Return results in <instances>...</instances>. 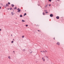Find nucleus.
Masks as SVG:
<instances>
[{
	"label": "nucleus",
	"mask_w": 64,
	"mask_h": 64,
	"mask_svg": "<svg viewBox=\"0 0 64 64\" xmlns=\"http://www.w3.org/2000/svg\"><path fill=\"white\" fill-rule=\"evenodd\" d=\"M13 42H13V41H12L11 42V43H13Z\"/></svg>",
	"instance_id": "nucleus-16"
},
{
	"label": "nucleus",
	"mask_w": 64,
	"mask_h": 64,
	"mask_svg": "<svg viewBox=\"0 0 64 64\" xmlns=\"http://www.w3.org/2000/svg\"><path fill=\"white\" fill-rule=\"evenodd\" d=\"M42 59H44V58H42Z\"/></svg>",
	"instance_id": "nucleus-23"
},
{
	"label": "nucleus",
	"mask_w": 64,
	"mask_h": 64,
	"mask_svg": "<svg viewBox=\"0 0 64 64\" xmlns=\"http://www.w3.org/2000/svg\"><path fill=\"white\" fill-rule=\"evenodd\" d=\"M17 9V8L16 7L14 8V9Z\"/></svg>",
	"instance_id": "nucleus-17"
},
{
	"label": "nucleus",
	"mask_w": 64,
	"mask_h": 64,
	"mask_svg": "<svg viewBox=\"0 0 64 64\" xmlns=\"http://www.w3.org/2000/svg\"><path fill=\"white\" fill-rule=\"evenodd\" d=\"M8 10H9V9H8Z\"/></svg>",
	"instance_id": "nucleus-39"
},
{
	"label": "nucleus",
	"mask_w": 64,
	"mask_h": 64,
	"mask_svg": "<svg viewBox=\"0 0 64 64\" xmlns=\"http://www.w3.org/2000/svg\"><path fill=\"white\" fill-rule=\"evenodd\" d=\"M49 0V1L50 2H51V1H52V0Z\"/></svg>",
	"instance_id": "nucleus-14"
},
{
	"label": "nucleus",
	"mask_w": 64,
	"mask_h": 64,
	"mask_svg": "<svg viewBox=\"0 0 64 64\" xmlns=\"http://www.w3.org/2000/svg\"><path fill=\"white\" fill-rule=\"evenodd\" d=\"M46 12V13H48V12Z\"/></svg>",
	"instance_id": "nucleus-27"
},
{
	"label": "nucleus",
	"mask_w": 64,
	"mask_h": 64,
	"mask_svg": "<svg viewBox=\"0 0 64 64\" xmlns=\"http://www.w3.org/2000/svg\"><path fill=\"white\" fill-rule=\"evenodd\" d=\"M54 40H55V37H54Z\"/></svg>",
	"instance_id": "nucleus-20"
},
{
	"label": "nucleus",
	"mask_w": 64,
	"mask_h": 64,
	"mask_svg": "<svg viewBox=\"0 0 64 64\" xmlns=\"http://www.w3.org/2000/svg\"><path fill=\"white\" fill-rule=\"evenodd\" d=\"M38 31H39V32H41V31L40 30H38Z\"/></svg>",
	"instance_id": "nucleus-19"
},
{
	"label": "nucleus",
	"mask_w": 64,
	"mask_h": 64,
	"mask_svg": "<svg viewBox=\"0 0 64 64\" xmlns=\"http://www.w3.org/2000/svg\"><path fill=\"white\" fill-rule=\"evenodd\" d=\"M12 15H14V13L12 12Z\"/></svg>",
	"instance_id": "nucleus-10"
},
{
	"label": "nucleus",
	"mask_w": 64,
	"mask_h": 64,
	"mask_svg": "<svg viewBox=\"0 0 64 64\" xmlns=\"http://www.w3.org/2000/svg\"><path fill=\"white\" fill-rule=\"evenodd\" d=\"M25 15H26V13L24 14V16H25Z\"/></svg>",
	"instance_id": "nucleus-12"
},
{
	"label": "nucleus",
	"mask_w": 64,
	"mask_h": 64,
	"mask_svg": "<svg viewBox=\"0 0 64 64\" xmlns=\"http://www.w3.org/2000/svg\"><path fill=\"white\" fill-rule=\"evenodd\" d=\"M22 22H25V21L24 20H22Z\"/></svg>",
	"instance_id": "nucleus-5"
},
{
	"label": "nucleus",
	"mask_w": 64,
	"mask_h": 64,
	"mask_svg": "<svg viewBox=\"0 0 64 64\" xmlns=\"http://www.w3.org/2000/svg\"><path fill=\"white\" fill-rule=\"evenodd\" d=\"M50 17H53V14H51L50 15Z\"/></svg>",
	"instance_id": "nucleus-2"
},
{
	"label": "nucleus",
	"mask_w": 64,
	"mask_h": 64,
	"mask_svg": "<svg viewBox=\"0 0 64 64\" xmlns=\"http://www.w3.org/2000/svg\"><path fill=\"white\" fill-rule=\"evenodd\" d=\"M30 53H32V52H30Z\"/></svg>",
	"instance_id": "nucleus-31"
},
{
	"label": "nucleus",
	"mask_w": 64,
	"mask_h": 64,
	"mask_svg": "<svg viewBox=\"0 0 64 64\" xmlns=\"http://www.w3.org/2000/svg\"><path fill=\"white\" fill-rule=\"evenodd\" d=\"M12 9V8H10V10H11V9Z\"/></svg>",
	"instance_id": "nucleus-25"
},
{
	"label": "nucleus",
	"mask_w": 64,
	"mask_h": 64,
	"mask_svg": "<svg viewBox=\"0 0 64 64\" xmlns=\"http://www.w3.org/2000/svg\"><path fill=\"white\" fill-rule=\"evenodd\" d=\"M41 52H42V51H41Z\"/></svg>",
	"instance_id": "nucleus-35"
},
{
	"label": "nucleus",
	"mask_w": 64,
	"mask_h": 64,
	"mask_svg": "<svg viewBox=\"0 0 64 64\" xmlns=\"http://www.w3.org/2000/svg\"><path fill=\"white\" fill-rule=\"evenodd\" d=\"M17 10H18V12H20L21 10L19 8H18Z\"/></svg>",
	"instance_id": "nucleus-1"
},
{
	"label": "nucleus",
	"mask_w": 64,
	"mask_h": 64,
	"mask_svg": "<svg viewBox=\"0 0 64 64\" xmlns=\"http://www.w3.org/2000/svg\"><path fill=\"white\" fill-rule=\"evenodd\" d=\"M47 60H48V59H47Z\"/></svg>",
	"instance_id": "nucleus-32"
},
{
	"label": "nucleus",
	"mask_w": 64,
	"mask_h": 64,
	"mask_svg": "<svg viewBox=\"0 0 64 64\" xmlns=\"http://www.w3.org/2000/svg\"><path fill=\"white\" fill-rule=\"evenodd\" d=\"M1 7H0V9H1Z\"/></svg>",
	"instance_id": "nucleus-29"
},
{
	"label": "nucleus",
	"mask_w": 64,
	"mask_h": 64,
	"mask_svg": "<svg viewBox=\"0 0 64 64\" xmlns=\"http://www.w3.org/2000/svg\"><path fill=\"white\" fill-rule=\"evenodd\" d=\"M11 6L12 7H14V4H12Z\"/></svg>",
	"instance_id": "nucleus-6"
},
{
	"label": "nucleus",
	"mask_w": 64,
	"mask_h": 64,
	"mask_svg": "<svg viewBox=\"0 0 64 64\" xmlns=\"http://www.w3.org/2000/svg\"><path fill=\"white\" fill-rule=\"evenodd\" d=\"M49 6H51V4H49Z\"/></svg>",
	"instance_id": "nucleus-24"
},
{
	"label": "nucleus",
	"mask_w": 64,
	"mask_h": 64,
	"mask_svg": "<svg viewBox=\"0 0 64 64\" xmlns=\"http://www.w3.org/2000/svg\"><path fill=\"white\" fill-rule=\"evenodd\" d=\"M16 19H17V18H16Z\"/></svg>",
	"instance_id": "nucleus-38"
},
{
	"label": "nucleus",
	"mask_w": 64,
	"mask_h": 64,
	"mask_svg": "<svg viewBox=\"0 0 64 64\" xmlns=\"http://www.w3.org/2000/svg\"><path fill=\"white\" fill-rule=\"evenodd\" d=\"M13 40H14V39H13Z\"/></svg>",
	"instance_id": "nucleus-37"
},
{
	"label": "nucleus",
	"mask_w": 64,
	"mask_h": 64,
	"mask_svg": "<svg viewBox=\"0 0 64 64\" xmlns=\"http://www.w3.org/2000/svg\"><path fill=\"white\" fill-rule=\"evenodd\" d=\"M47 58H48L47 57V56H46Z\"/></svg>",
	"instance_id": "nucleus-33"
},
{
	"label": "nucleus",
	"mask_w": 64,
	"mask_h": 64,
	"mask_svg": "<svg viewBox=\"0 0 64 64\" xmlns=\"http://www.w3.org/2000/svg\"><path fill=\"white\" fill-rule=\"evenodd\" d=\"M44 52L45 53H46V52H47V51L46 50H45V51H44Z\"/></svg>",
	"instance_id": "nucleus-7"
},
{
	"label": "nucleus",
	"mask_w": 64,
	"mask_h": 64,
	"mask_svg": "<svg viewBox=\"0 0 64 64\" xmlns=\"http://www.w3.org/2000/svg\"><path fill=\"white\" fill-rule=\"evenodd\" d=\"M22 38H24V36H22Z\"/></svg>",
	"instance_id": "nucleus-22"
},
{
	"label": "nucleus",
	"mask_w": 64,
	"mask_h": 64,
	"mask_svg": "<svg viewBox=\"0 0 64 64\" xmlns=\"http://www.w3.org/2000/svg\"><path fill=\"white\" fill-rule=\"evenodd\" d=\"M57 44L58 45H60V43L59 42H58L57 43Z\"/></svg>",
	"instance_id": "nucleus-3"
},
{
	"label": "nucleus",
	"mask_w": 64,
	"mask_h": 64,
	"mask_svg": "<svg viewBox=\"0 0 64 64\" xmlns=\"http://www.w3.org/2000/svg\"><path fill=\"white\" fill-rule=\"evenodd\" d=\"M25 11H26V10H25Z\"/></svg>",
	"instance_id": "nucleus-40"
},
{
	"label": "nucleus",
	"mask_w": 64,
	"mask_h": 64,
	"mask_svg": "<svg viewBox=\"0 0 64 64\" xmlns=\"http://www.w3.org/2000/svg\"><path fill=\"white\" fill-rule=\"evenodd\" d=\"M56 18L58 19H59V17L58 16H57L56 17Z\"/></svg>",
	"instance_id": "nucleus-4"
},
{
	"label": "nucleus",
	"mask_w": 64,
	"mask_h": 64,
	"mask_svg": "<svg viewBox=\"0 0 64 64\" xmlns=\"http://www.w3.org/2000/svg\"><path fill=\"white\" fill-rule=\"evenodd\" d=\"M0 31H1V29H0Z\"/></svg>",
	"instance_id": "nucleus-28"
},
{
	"label": "nucleus",
	"mask_w": 64,
	"mask_h": 64,
	"mask_svg": "<svg viewBox=\"0 0 64 64\" xmlns=\"http://www.w3.org/2000/svg\"><path fill=\"white\" fill-rule=\"evenodd\" d=\"M8 4L10 5V2H9L8 3Z\"/></svg>",
	"instance_id": "nucleus-13"
},
{
	"label": "nucleus",
	"mask_w": 64,
	"mask_h": 64,
	"mask_svg": "<svg viewBox=\"0 0 64 64\" xmlns=\"http://www.w3.org/2000/svg\"><path fill=\"white\" fill-rule=\"evenodd\" d=\"M20 17H22V15H20Z\"/></svg>",
	"instance_id": "nucleus-8"
},
{
	"label": "nucleus",
	"mask_w": 64,
	"mask_h": 64,
	"mask_svg": "<svg viewBox=\"0 0 64 64\" xmlns=\"http://www.w3.org/2000/svg\"><path fill=\"white\" fill-rule=\"evenodd\" d=\"M43 52H44V51H43Z\"/></svg>",
	"instance_id": "nucleus-34"
},
{
	"label": "nucleus",
	"mask_w": 64,
	"mask_h": 64,
	"mask_svg": "<svg viewBox=\"0 0 64 64\" xmlns=\"http://www.w3.org/2000/svg\"><path fill=\"white\" fill-rule=\"evenodd\" d=\"M6 6H8V4H6Z\"/></svg>",
	"instance_id": "nucleus-9"
},
{
	"label": "nucleus",
	"mask_w": 64,
	"mask_h": 64,
	"mask_svg": "<svg viewBox=\"0 0 64 64\" xmlns=\"http://www.w3.org/2000/svg\"><path fill=\"white\" fill-rule=\"evenodd\" d=\"M11 36H12V34H11Z\"/></svg>",
	"instance_id": "nucleus-30"
},
{
	"label": "nucleus",
	"mask_w": 64,
	"mask_h": 64,
	"mask_svg": "<svg viewBox=\"0 0 64 64\" xmlns=\"http://www.w3.org/2000/svg\"><path fill=\"white\" fill-rule=\"evenodd\" d=\"M58 1H59V0H57Z\"/></svg>",
	"instance_id": "nucleus-36"
},
{
	"label": "nucleus",
	"mask_w": 64,
	"mask_h": 64,
	"mask_svg": "<svg viewBox=\"0 0 64 64\" xmlns=\"http://www.w3.org/2000/svg\"><path fill=\"white\" fill-rule=\"evenodd\" d=\"M13 52H15V51H13Z\"/></svg>",
	"instance_id": "nucleus-26"
},
{
	"label": "nucleus",
	"mask_w": 64,
	"mask_h": 64,
	"mask_svg": "<svg viewBox=\"0 0 64 64\" xmlns=\"http://www.w3.org/2000/svg\"><path fill=\"white\" fill-rule=\"evenodd\" d=\"M43 60V61H45V59H44Z\"/></svg>",
	"instance_id": "nucleus-21"
},
{
	"label": "nucleus",
	"mask_w": 64,
	"mask_h": 64,
	"mask_svg": "<svg viewBox=\"0 0 64 64\" xmlns=\"http://www.w3.org/2000/svg\"><path fill=\"white\" fill-rule=\"evenodd\" d=\"M43 15H45V13L44 12H43Z\"/></svg>",
	"instance_id": "nucleus-15"
},
{
	"label": "nucleus",
	"mask_w": 64,
	"mask_h": 64,
	"mask_svg": "<svg viewBox=\"0 0 64 64\" xmlns=\"http://www.w3.org/2000/svg\"><path fill=\"white\" fill-rule=\"evenodd\" d=\"M8 58H9V59H10L11 58H10V56H9L8 57Z\"/></svg>",
	"instance_id": "nucleus-11"
},
{
	"label": "nucleus",
	"mask_w": 64,
	"mask_h": 64,
	"mask_svg": "<svg viewBox=\"0 0 64 64\" xmlns=\"http://www.w3.org/2000/svg\"><path fill=\"white\" fill-rule=\"evenodd\" d=\"M26 27H27V26H28V25H26Z\"/></svg>",
	"instance_id": "nucleus-18"
}]
</instances>
